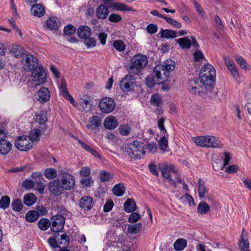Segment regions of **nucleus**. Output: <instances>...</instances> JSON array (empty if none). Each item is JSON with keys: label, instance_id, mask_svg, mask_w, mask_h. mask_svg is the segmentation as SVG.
<instances>
[{"label": "nucleus", "instance_id": "obj_1", "mask_svg": "<svg viewBox=\"0 0 251 251\" xmlns=\"http://www.w3.org/2000/svg\"><path fill=\"white\" fill-rule=\"evenodd\" d=\"M216 71L214 68L209 64H205L202 67L200 72L199 78L201 83L208 86L210 93L215 95L217 93L215 89Z\"/></svg>", "mask_w": 251, "mask_h": 251}, {"label": "nucleus", "instance_id": "obj_2", "mask_svg": "<svg viewBox=\"0 0 251 251\" xmlns=\"http://www.w3.org/2000/svg\"><path fill=\"white\" fill-rule=\"evenodd\" d=\"M148 63V58L146 55L138 53L134 55L131 60V62L127 67V71L129 74L138 75Z\"/></svg>", "mask_w": 251, "mask_h": 251}, {"label": "nucleus", "instance_id": "obj_3", "mask_svg": "<svg viewBox=\"0 0 251 251\" xmlns=\"http://www.w3.org/2000/svg\"><path fill=\"white\" fill-rule=\"evenodd\" d=\"M125 152L127 153L131 159H139L141 158V155H144L146 152L145 144L141 142L135 141L123 148Z\"/></svg>", "mask_w": 251, "mask_h": 251}, {"label": "nucleus", "instance_id": "obj_4", "mask_svg": "<svg viewBox=\"0 0 251 251\" xmlns=\"http://www.w3.org/2000/svg\"><path fill=\"white\" fill-rule=\"evenodd\" d=\"M160 68V67H155L152 74L146 78V83L149 87L151 88L155 84H161L168 80V73L164 72V76H162Z\"/></svg>", "mask_w": 251, "mask_h": 251}, {"label": "nucleus", "instance_id": "obj_5", "mask_svg": "<svg viewBox=\"0 0 251 251\" xmlns=\"http://www.w3.org/2000/svg\"><path fill=\"white\" fill-rule=\"evenodd\" d=\"M194 142L198 146L206 148H220L222 146L221 142L215 136L210 135L200 136L193 138Z\"/></svg>", "mask_w": 251, "mask_h": 251}, {"label": "nucleus", "instance_id": "obj_6", "mask_svg": "<svg viewBox=\"0 0 251 251\" xmlns=\"http://www.w3.org/2000/svg\"><path fill=\"white\" fill-rule=\"evenodd\" d=\"M200 78H195L193 79H190L188 82V89L190 92L194 94H198L201 96L204 94L207 95H214V93L209 92L208 86L201 83Z\"/></svg>", "mask_w": 251, "mask_h": 251}, {"label": "nucleus", "instance_id": "obj_7", "mask_svg": "<svg viewBox=\"0 0 251 251\" xmlns=\"http://www.w3.org/2000/svg\"><path fill=\"white\" fill-rule=\"evenodd\" d=\"M46 74L42 67H39L32 72L31 78L29 79L26 84L31 88L36 87L37 85L46 81Z\"/></svg>", "mask_w": 251, "mask_h": 251}, {"label": "nucleus", "instance_id": "obj_8", "mask_svg": "<svg viewBox=\"0 0 251 251\" xmlns=\"http://www.w3.org/2000/svg\"><path fill=\"white\" fill-rule=\"evenodd\" d=\"M69 241L70 238L66 233L60 235L59 232H55L53 237H50L48 240L50 245L55 249H66L69 245Z\"/></svg>", "mask_w": 251, "mask_h": 251}, {"label": "nucleus", "instance_id": "obj_9", "mask_svg": "<svg viewBox=\"0 0 251 251\" xmlns=\"http://www.w3.org/2000/svg\"><path fill=\"white\" fill-rule=\"evenodd\" d=\"M114 100L109 97H105L100 100L99 107L101 111L104 113H109L115 108Z\"/></svg>", "mask_w": 251, "mask_h": 251}, {"label": "nucleus", "instance_id": "obj_10", "mask_svg": "<svg viewBox=\"0 0 251 251\" xmlns=\"http://www.w3.org/2000/svg\"><path fill=\"white\" fill-rule=\"evenodd\" d=\"M136 75L129 74L125 76L120 82V88L124 92L132 91L135 85L134 76Z\"/></svg>", "mask_w": 251, "mask_h": 251}, {"label": "nucleus", "instance_id": "obj_11", "mask_svg": "<svg viewBox=\"0 0 251 251\" xmlns=\"http://www.w3.org/2000/svg\"><path fill=\"white\" fill-rule=\"evenodd\" d=\"M33 143L28 136H19L15 146L20 151H27L32 148Z\"/></svg>", "mask_w": 251, "mask_h": 251}, {"label": "nucleus", "instance_id": "obj_12", "mask_svg": "<svg viewBox=\"0 0 251 251\" xmlns=\"http://www.w3.org/2000/svg\"><path fill=\"white\" fill-rule=\"evenodd\" d=\"M38 62L37 58L33 55H27L25 58L24 59V68L27 71H32L36 68L41 67L38 66Z\"/></svg>", "mask_w": 251, "mask_h": 251}, {"label": "nucleus", "instance_id": "obj_13", "mask_svg": "<svg viewBox=\"0 0 251 251\" xmlns=\"http://www.w3.org/2000/svg\"><path fill=\"white\" fill-rule=\"evenodd\" d=\"M61 184L64 190H70L75 185L74 176L70 174H64L61 177Z\"/></svg>", "mask_w": 251, "mask_h": 251}, {"label": "nucleus", "instance_id": "obj_14", "mask_svg": "<svg viewBox=\"0 0 251 251\" xmlns=\"http://www.w3.org/2000/svg\"><path fill=\"white\" fill-rule=\"evenodd\" d=\"M52 222V231L55 232L60 231L64 227L65 218L61 215H56L53 216Z\"/></svg>", "mask_w": 251, "mask_h": 251}, {"label": "nucleus", "instance_id": "obj_15", "mask_svg": "<svg viewBox=\"0 0 251 251\" xmlns=\"http://www.w3.org/2000/svg\"><path fill=\"white\" fill-rule=\"evenodd\" d=\"M60 94L65 99L69 100L70 102L73 105L75 103V101L73 97L69 93L67 83L64 77L62 78L60 84L58 85Z\"/></svg>", "mask_w": 251, "mask_h": 251}, {"label": "nucleus", "instance_id": "obj_16", "mask_svg": "<svg viewBox=\"0 0 251 251\" xmlns=\"http://www.w3.org/2000/svg\"><path fill=\"white\" fill-rule=\"evenodd\" d=\"M49 187L50 192L55 196L61 195L64 190L61 182L58 179L51 181L49 183Z\"/></svg>", "mask_w": 251, "mask_h": 251}, {"label": "nucleus", "instance_id": "obj_17", "mask_svg": "<svg viewBox=\"0 0 251 251\" xmlns=\"http://www.w3.org/2000/svg\"><path fill=\"white\" fill-rule=\"evenodd\" d=\"M94 205L93 198L89 196L82 197L79 203V206L82 210H90Z\"/></svg>", "mask_w": 251, "mask_h": 251}, {"label": "nucleus", "instance_id": "obj_18", "mask_svg": "<svg viewBox=\"0 0 251 251\" xmlns=\"http://www.w3.org/2000/svg\"><path fill=\"white\" fill-rule=\"evenodd\" d=\"M175 62L172 60H167L164 61L162 65H158L155 67H160V71L162 73V75L164 76V72H167L170 76V72L174 71L175 68Z\"/></svg>", "mask_w": 251, "mask_h": 251}, {"label": "nucleus", "instance_id": "obj_19", "mask_svg": "<svg viewBox=\"0 0 251 251\" xmlns=\"http://www.w3.org/2000/svg\"><path fill=\"white\" fill-rule=\"evenodd\" d=\"M102 124V119L98 116H94L89 119V124L86 125L88 128L96 130L100 127Z\"/></svg>", "mask_w": 251, "mask_h": 251}, {"label": "nucleus", "instance_id": "obj_20", "mask_svg": "<svg viewBox=\"0 0 251 251\" xmlns=\"http://www.w3.org/2000/svg\"><path fill=\"white\" fill-rule=\"evenodd\" d=\"M12 149V144L8 140H0V154H7Z\"/></svg>", "mask_w": 251, "mask_h": 251}, {"label": "nucleus", "instance_id": "obj_21", "mask_svg": "<svg viewBox=\"0 0 251 251\" xmlns=\"http://www.w3.org/2000/svg\"><path fill=\"white\" fill-rule=\"evenodd\" d=\"M78 36L83 39L88 38L91 36L92 30L91 28L87 25H81L77 30Z\"/></svg>", "mask_w": 251, "mask_h": 251}, {"label": "nucleus", "instance_id": "obj_22", "mask_svg": "<svg viewBox=\"0 0 251 251\" xmlns=\"http://www.w3.org/2000/svg\"><path fill=\"white\" fill-rule=\"evenodd\" d=\"M110 8L113 10H116L121 11H135L132 7L128 6L125 3L114 2L110 5Z\"/></svg>", "mask_w": 251, "mask_h": 251}, {"label": "nucleus", "instance_id": "obj_23", "mask_svg": "<svg viewBox=\"0 0 251 251\" xmlns=\"http://www.w3.org/2000/svg\"><path fill=\"white\" fill-rule=\"evenodd\" d=\"M25 50L20 45H12L9 48V52L17 58L22 56L24 54Z\"/></svg>", "mask_w": 251, "mask_h": 251}, {"label": "nucleus", "instance_id": "obj_24", "mask_svg": "<svg viewBox=\"0 0 251 251\" xmlns=\"http://www.w3.org/2000/svg\"><path fill=\"white\" fill-rule=\"evenodd\" d=\"M32 15L38 17H41L45 14V10L42 5L35 4L32 5L31 10Z\"/></svg>", "mask_w": 251, "mask_h": 251}, {"label": "nucleus", "instance_id": "obj_25", "mask_svg": "<svg viewBox=\"0 0 251 251\" xmlns=\"http://www.w3.org/2000/svg\"><path fill=\"white\" fill-rule=\"evenodd\" d=\"M108 13V10L105 4H100L97 8L96 15L99 19H106Z\"/></svg>", "mask_w": 251, "mask_h": 251}, {"label": "nucleus", "instance_id": "obj_26", "mask_svg": "<svg viewBox=\"0 0 251 251\" xmlns=\"http://www.w3.org/2000/svg\"><path fill=\"white\" fill-rule=\"evenodd\" d=\"M239 246L241 251H249V243L247 238V234L245 232L244 229L242 230L241 240Z\"/></svg>", "mask_w": 251, "mask_h": 251}, {"label": "nucleus", "instance_id": "obj_27", "mask_svg": "<svg viewBox=\"0 0 251 251\" xmlns=\"http://www.w3.org/2000/svg\"><path fill=\"white\" fill-rule=\"evenodd\" d=\"M39 100L41 102H46L50 99V93L49 90L45 87L41 88L38 92Z\"/></svg>", "mask_w": 251, "mask_h": 251}, {"label": "nucleus", "instance_id": "obj_28", "mask_svg": "<svg viewBox=\"0 0 251 251\" xmlns=\"http://www.w3.org/2000/svg\"><path fill=\"white\" fill-rule=\"evenodd\" d=\"M126 187L124 183H119L115 185L112 188L113 194L117 197H121L125 193Z\"/></svg>", "mask_w": 251, "mask_h": 251}, {"label": "nucleus", "instance_id": "obj_29", "mask_svg": "<svg viewBox=\"0 0 251 251\" xmlns=\"http://www.w3.org/2000/svg\"><path fill=\"white\" fill-rule=\"evenodd\" d=\"M124 208L126 212L131 213L136 210V204L133 199H128L124 203Z\"/></svg>", "mask_w": 251, "mask_h": 251}, {"label": "nucleus", "instance_id": "obj_30", "mask_svg": "<svg viewBox=\"0 0 251 251\" xmlns=\"http://www.w3.org/2000/svg\"><path fill=\"white\" fill-rule=\"evenodd\" d=\"M90 101V98L87 96H84L81 98L80 102L82 107L81 111H89L90 110L92 105Z\"/></svg>", "mask_w": 251, "mask_h": 251}, {"label": "nucleus", "instance_id": "obj_31", "mask_svg": "<svg viewBox=\"0 0 251 251\" xmlns=\"http://www.w3.org/2000/svg\"><path fill=\"white\" fill-rule=\"evenodd\" d=\"M117 125L116 119L113 117H108L104 121V126L107 129H113L117 126Z\"/></svg>", "mask_w": 251, "mask_h": 251}, {"label": "nucleus", "instance_id": "obj_32", "mask_svg": "<svg viewBox=\"0 0 251 251\" xmlns=\"http://www.w3.org/2000/svg\"><path fill=\"white\" fill-rule=\"evenodd\" d=\"M36 201L37 198L33 193L25 194L24 197L23 202L27 206L33 205Z\"/></svg>", "mask_w": 251, "mask_h": 251}, {"label": "nucleus", "instance_id": "obj_33", "mask_svg": "<svg viewBox=\"0 0 251 251\" xmlns=\"http://www.w3.org/2000/svg\"><path fill=\"white\" fill-rule=\"evenodd\" d=\"M114 176V174L111 172L106 171H101L100 173L99 178L101 182H108L113 178Z\"/></svg>", "mask_w": 251, "mask_h": 251}, {"label": "nucleus", "instance_id": "obj_34", "mask_svg": "<svg viewBox=\"0 0 251 251\" xmlns=\"http://www.w3.org/2000/svg\"><path fill=\"white\" fill-rule=\"evenodd\" d=\"M187 241L183 238L177 239L174 244V249L176 251H180L183 250L187 246Z\"/></svg>", "mask_w": 251, "mask_h": 251}, {"label": "nucleus", "instance_id": "obj_35", "mask_svg": "<svg viewBox=\"0 0 251 251\" xmlns=\"http://www.w3.org/2000/svg\"><path fill=\"white\" fill-rule=\"evenodd\" d=\"M59 24L58 19L54 17L50 18L46 22L47 27L52 30L57 29Z\"/></svg>", "mask_w": 251, "mask_h": 251}, {"label": "nucleus", "instance_id": "obj_36", "mask_svg": "<svg viewBox=\"0 0 251 251\" xmlns=\"http://www.w3.org/2000/svg\"><path fill=\"white\" fill-rule=\"evenodd\" d=\"M39 214L35 210H30L25 214V220L28 222H34L39 218Z\"/></svg>", "mask_w": 251, "mask_h": 251}, {"label": "nucleus", "instance_id": "obj_37", "mask_svg": "<svg viewBox=\"0 0 251 251\" xmlns=\"http://www.w3.org/2000/svg\"><path fill=\"white\" fill-rule=\"evenodd\" d=\"M161 38H174L176 37V31L170 29H162L160 32Z\"/></svg>", "mask_w": 251, "mask_h": 251}, {"label": "nucleus", "instance_id": "obj_38", "mask_svg": "<svg viewBox=\"0 0 251 251\" xmlns=\"http://www.w3.org/2000/svg\"><path fill=\"white\" fill-rule=\"evenodd\" d=\"M142 224L138 223L133 225H129L127 226V232L131 235L137 233L142 228Z\"/></svg>", "mask_w": 251, "mask_h": 251}, {"label": "nucleus", "instance_id": "obj_39", "mask_svg": "<svg viewBox=\"0 0 251 251\" xmlns=\"http://www.w3.org/2000/svg\"><path fill=\"white\" fill-rule=\"evenodd\" d=\"M210 209V207L206 202L201 201L198 205L197 212L201 214H204L207 213Z\"/></svg>", "mask_w": 251, "mask_h": 251}, {"label": "nucleus", "instance_id": "obj_40", "mask_svg": "<svg viewBox=\"0 0 251 251\" xmlns=\"http://www.w3.org/2000/svg\"><path fill=\"white\" fill-rule=\"evenodd\" d=\"M177 42L182 49H189L191 46V41L186 37L180 38Z\"/></svg>", "mask_w": 251, "mask_h": 251}, {"label": "nucleus", "instance_id": "obj_41", "mask_svg": "<svg viewBox=\"0 0 251 251\" xmlns=\"http://www.w3.org/2000/svg\"><path fill=\"white\" fill-rule=\"evenodd\" d=\"M35 121L41 125L45 124L47 121L46 113L43 111H39L36 115Z\"/></svg>", "mask_w": 251, "mask_h": 251}, {"label": "nucleus", "instance_id": "obj_42", "mask_svg": "<svg viewBox=\"0 0 251 251\" xmlns=\"http://www.w3.org/2000/svg\"><path fill=\"white\" fill-rule=\"evenodd\" d=\"M199 196L200 198H203L205 194L207 193L206 188L204 186V183L202 181L201 179H199V185L198 189Z\"/></svg>", "mask_w": 251, "mask_h": 251}, {"label": "nucleus", "instance_id": "obj_43", "mask_svg": "<svg viewBox=\"0 0 251 251\" xmlns=\"http://www.w3.org/2000/svg\"><path fill=\"white\" fill-rule=\"evenodd\" d=\"M50 225V221L47 218H42L38 222V227L42 230H47Z\"/></svg>", "mask_w": 251, "mask_h": 251}, {"label": "nucleus", "instance_id": "obj_44", "mask_svg": "<svg viewBox=\"0 0 251 251\" xmlns=\"http://www.w3.org/2000/svg\"><path fill=\"white\" fill-rule=\"evenodd\" d=\"M10 203L9 197L7 196H3L0 200V208L5 209L9 207Z\"/></svg>", "mask_w": 251, "mask_h": 251}, {"label": "nucleus", "instance_id": "obj_45", "mask_svg": "<svg viewBox=\"0 0 251 251\" xmlns=\"http://www.w3.org/2000/svg\"><path fill=\"white\" fill-rule=\"evenodd\" d=\"M162 99L159 95L155 94L152 95L151 99V103L152 105L159 106L162 103Z\"/></svg>", "mask_w": 251, "mask_h": 251}, {"label": "nucleus", "instance_id": "obj_46", "mask_svg": "<svg viewBox=\"0 0 251 251\" xmlns=\"http://www.w3.org/2000/svg\"><path fill=\"white\" fill-rule=\"evenodd\" d=\"M81 184L85 187H90L93 184V180L91 176L81 177L80 179Z\"/></svg>", "mask_w": 251, "mask_h": 251}, {"label": "nucleus", "instance_id": "obj_47", "mask_svg": "<svg viewBox=\"0 0 251 251\" xmlns=\"http://www.w3.org/2000/svg\"><path fill=\"white\" fill-rule=\"evenodd\" d=\"M44 175L47 178L51 179L56 177L57 173L54 169L48 168L45 170Z\"/></svg>", "mask_w": 251, "mask_h": 251}, {"label": "nucleus", "instance_id": "obj_48", "mask_svg": "<svg viewBox=\"0 0 251 251\" xmlns=\"http://www.w3.org/2000/svg\"><path fill=\"white\" fill-rule=\"evenodd\" d=\"M11 206L13 210L19 212L22 209L23 204L20 200L16 199L12 201Z\"/></svg>", "mask_w": 251, "mask_h": 251}, {"label": "nucleus", "instance_id": "obj_49", "mask_svg": "<svg viewBox=\"0 0 251 251\" xmlns=\"http://www.w3.org/2000/svg\"><path fill=\"white\" fill-rule=\"evenodd\" d=\"M41 134V130L39 129H34L30 133V140L33 143V141H38L39 139V136Z\"/></svg>", "mask_w": 251, "mask_h": 251}, {"label": "nucleus", "instance_id": "obj_50", "mask_svg": "<svg viewBox=\"0 0 251 251\" xmlns=\"http://www.w3.org/2000/svg\"><path fill=\"white\" fill-rule=\"evenodd\" d=\"M164 20L166 21L167 23H168L174 27L179 28L181 26V24L180 23L173 19L171 17L165 16Z\"/></svg>", "mask_w": 251, "mask_h": 251}, {"label": "nucleus", "instance_id": "obj_51", "mask_svg": "<svg viewBox=\"0 0 251 251\" xmlns=\"http://www.w3.org/2000/svg\"><path fill=\"white\" fill-rule=\"evenodd\" d=\"M113 46L119 51H123L126 49V45L122 40H116L114 41Z\"/></svg>", "mask_w": 251, "mask_h": 251}, {"label": "nucleus", "instance_id": "obj_52", "mask_svg": "<svg viewBox=\"0 0 251 251\" xmlns=\"http://www.w3.org/2000/svg\"><path fill=\"white\" fill-rule=\"evenodd\" d=\"M160 167H163L168 172L172 173H176L178 169L175 167L174 165L168 164L166 163H160L158 165Z\"/></svg>", "mask_w": 251, "mask_h": 251}, {"label": "nucleus", "instance_id": "obj_53", "mask_svg": "<svg viewBox=\"0 0 251 251\" xmlns=\"http://www.w3.org/2000/svg\"><path fill=\"white\" fill-rule=\"evenodd\" d=\"M168 139L166 138L165 136L161 138L158 141V145L159 147V149L163 151H165L166 150L168 147Z\"/></svg>", "mask_w": 251, "mask_h": 251}, {"label": "nucleus", "instance_id": "obj_54", "mask_svg": "<svg viewBox=\"0 0 251 251\" xmlns=\"http://www.w3.org/2000/svg\"><path fill=\"white\" fill-rule=\"evenodd\" d=\"M75 27L70 24L64 27L63 31L65 35L70 36L73 35L75 32Z\"/></svg>", "mask_w": 251, "mask_h": 251}, {"label": "nucleus", "instance_id": "obj_55", "mask_svg": "<svg viewBox=\"0 0 251 251\" xmlns=\"http://www.w3.org/2000/svg\"><path fill=\"white\" fill-rule=\"evenodd\" d=\"M84 40V43L88 48L95 47L96 46V40L92 37H90V36Z\"/></svg>", "mask_w": 251, "mask_h": 251}, {"label": "nucleus", "instance_id": "obj_56", "mask_svg": "<svg viewBox=\"0 0 251 251\" xmlns=\"http://www.w3.org/2000/svg\"><path fill=\"white\" fill-rule=\"evenodd\" d=\"M120 133L124 136L128 135L131 131V128L127 125L121 126L119 128Z\"/></svg>", "mask_w": 251, "mask_h": 251}, {"label": "nucleus", "instance_id": "obj_57", "mask_svg": "<svg viewBox=\"0 0 251 251\" xmlns=\"http://www.w3.org/2000/svg\"><path fill=\"white\" fill-rule=\"evenodd\" d=\"M236 60L243 69H248V64L242 56H237L236 57Z\"/></svg>", "mask_w": 251, "mask_h": 251}, {"label": "nucleus", "instance_id": "obj_58", "mask_svg": "<svg viewBox=\"0 0 251 251\" xmlns=\"http://www.w3.org/2000/svg\"><path fill=\"white\" fill-rule=\"evenodd\" d=\"M129 216L128 221L129 223H136L141 219V216L136 212H133Z\"/></svg>", "mask_w": 251, "mask_h": 251}, {"label": "nucleus", "instance_id": "obj_59", "mask_svg": "<svg viewBox=\"0 0 251 251\" xmlns=\"http://www.w3.org/2000/svg\"><path fill=\"white\" fill-rule=\"evenodd\" d=\"M122 20V16L118 14H111L108 17V20L113 23H118Z\"/></svg>", "mask_w": 251, "mask_h": 251}, {"label": "nucleus", "instance_id": "obj_60", "mask_svg": "<svg viewBox=\"0 0 251 251\" xmlns=\"http://www.w3.org/2000/svg\"><path fill=\"white\" fill-rule=\"evenodd\" d=\"M90 174L91 169L89 167H83L80 171V175L81 177L91 176Z\"/></svg>", "mask_w": 251, "mask_h": 251}, {"label": "nucleus", "instance_id": "obj_61", "mask_svg": "<svg viewBox=\"0 0 251 251\" xmlns=\"http://www.w3.org/2000/svg\"><path fill=\"white\" fill-rule=\"evenodd\" d=\"M22 186L26 189H31L34 186V183L33 181L26 179L23 182Z\"/></svg>", "mask_w": 251, "mask_h": 251}, {"label": "nucleus", "instance_id": "obj_62", "mask_svg": "<svg viewBox=\"0 0 251 251\" xmlns=\"http://www.w3.org/2000/svg\"><path fill=\"white\" fill-rule=\"evenodd\" d=\"M157 26L154 24H150L147 27V32L151 34L156 33L157 31Z\"/></svg>", "mask_w": 251, "mask_h": 251}, {"label": "nucleus", "instance_id": "obj_63", "mask_svg": "<svg viewBox=\"0 0 251 251\" xmlns=\"http://www.w3.org/2000/svg\"><path fill=\"white\" fill-rule=\"evenodd\" d=\"M228 69L230 71L233 77L235 79H237L239 77V74L238 73L237 69L235 68V65L230 66V67H229V68Z\"/></svg>", "mask_w": 251, "mask_h": 251}, {"label": "nucleus", "instance_id": "obj_64", "mask_svg": "<svg viewBox=\"0 0 251 251\" xmlns=\"http://www.w3.org/2000/svg\"><path fill=\"white\" fill-rule=\"evenodd\" d=\"M157 149V145L155 143H149L147 144V149L149 152L154 153Z\"/></svg>", "mask_w": 251, "mask_h": 251}]
</instances>
